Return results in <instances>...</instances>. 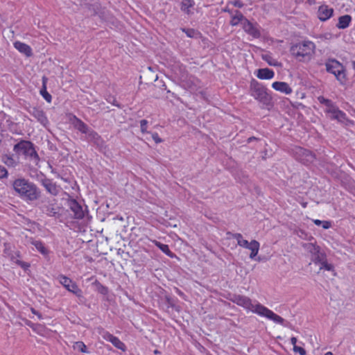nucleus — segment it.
<instances>
[{
  "label": "nucleus",
  "instance_id": "nucleus-24",
  "mask_svg": "<svg viewBox=\"0 0 355 355\" xmlns=\"http://www.w3.org/2000/svg\"><path fill=\"white\" fill-rule=\"evenodd\" d=\"M244 19H247L243 15V14L240 11L236 10L235 12V15H234L232 17V19L230 21V24L232 26H237L240 23L243 25V22L244 21Z\"/></svg>",
  "mask_w": 355,
  "mask_h": 355
},
{
  "label": "nucleus",
  "instance_id": "nucleus-26",
  "mask_svg": "<svg viewBox=\"0 0 355 355\" xmlns=\"http://www.w3.org/2000/svg\"><path fill=\"white\" fill-rule=\"evenodd\" d=\"M31 244L33 245L37 250L40 252L43 255H48L49 254V250L45 247L43 242L41 241H33L31 242Z\"/></svg>",
  "mask_w": 355,
  "mask_h": 355
},
{
  "label": "nucleus",
  "instance_id": "nucleus-14",
  "mask_svg": "<svg viewBox=\"0 0 355 355\" xmlns=\"http://www.w3.org/2000/svg\"><path fill=\"white\" fill-rule=\"evenodd\" d=\"M69 208L73 214V217L76 219H82L85 214L81 205L76 200H72L69 202Z\"/></svg>",
  "mask_w": 355,
  "mask_h": 355
},
{
  "label": "nucleus",
  "instance_id": "nucleus-42",
  "mask_svg": "<svg viewBox=\"0 0 355 355\" xmlns=\"http://www.w3.org/2000/svg\"><path fill=\"white\" fill-rule=\"evenodd\" d=\"M31 310L32 313H33V314L36 315L39 318V319H42V315H41L38 311H36L35 309H33V308H31Z\"/></svg>",
  "mask_w": 355,
  "mask_h": 355
},
{
  "label": "nucleus",
  "instance_id": "nucleus-36",
  "mask_svg": "<svg viewBox=\"0 0 355 355\" xmlns=\"http://www.w3.org/2000/svg\"><path fill=\"white\" fill-rule=\"evenodd\" d=\"M8 175L7 169L2 165H0V179L6 178Z\"/></svg>",
  "mask_w": 355,
  "mask_h": 355
},
{
  "label": "nucleus",
  "instance_id": "nucleus-29",
  "mask_svg": "<svg viewBox=\"0 0 355 355\" xmlns=\"http://www.w3.org/2000/svg\"><path fill=\"white\" fill-rule=\"evenodd\" d=\"M73 347L74 349H77L81 353H89L87 349V346L83 341L75 342L73 345Z\"/></svg>",
  "mask_w": 355,
  "mask_h": 355
},
{
  "label": "nucleus",
  "instance_id": "nucleus-21",
  "mask_svg": "<svg viewBox=\"0 0 355 355\" xmlns=\"http://www.w3.org/2000/svg\"><path fill=\"white\" fill-rule=\"evenodd\" d=\"M259 248H260V244L257 241L252 240L250 242V245H248V247L246 248V249H248L249 250H250V259H254L255 258V257L259 253Z\"/></svg>",
  "mask_w": 355,
  "mask_h": 355
},
{
  "label": "nucleus",
  "instance_id": "nucleus-7",
  "mask_svg": "<svg viewBox=\"0 0 355 355\" xmlns=\"http://www.w3.org/2000/svg\"><path fill=\"white\" fill-rule=\"evenodd\" d=\"M318 100L320 103L327 106L328 108L327 112L332 114L333 118L338 120L345 119L346 114L343 111L338 110L331 100L325 98L324 96H319Z\"/></svg>",
  "mask_w": 355,
  "mask_h": 355
},
{
  "label": "nucleus",
  "instance_id": "nucleus-32",
  "mask_svg": "<svg viewBox=\"0 0 355 355\" xmlns=\"http://www.w3.org/2000/svg\"><path fill=\"white\" fill-rule=\"evenodd\" d=\"M321 266L320 267V270L324 269L326 270H334L333 265L328 263L327 260H324L321 263Z\"/></svg>",
  "mask_w": 355,
  "mask_h": 355
},
{
  "label": "nucleus",
  "instance_id": "nucleus-20",
  "mask_svg": "<svg viewBox=\"0 0 355 355\" xmlns=\"http://www.w3.org/2000/svg\"><path fill=\"white\" fill-rule=\"evenodd\" d=\"M151 242L155 244L157 248H159V250L166 254L168 257L171 258H173L175 257V254L171 251L169 249V247L166 244H163L160 243L159 241H157V240H151Z\"/></svg>",
  "mask_w": 355,
  "mask_h": 355
},
{
  "label": "nucleus",
  "instance_id": "nucleus-50",
  "mask_svg": "<svg viewBox=\"0 0 355 355\" xmlns=\"http://www.w3.org/2000/svg\"><path fill=\"white\" fill-rule=\"evenodd\" d=\"M4 253H5V254H7V253H8V250H7L6 248L4 250Z\"/></svg>",
  "mask_w": 355,
  "mask_h": 355
},
{
  "label": "nucleus",
  "instance_id": "nucleus-28",
  "mask_svg": "<svg viewBox=\"0 0 355 355\" xmlns=\"http://www.w3.org/2000/svg\"><path fill=\"white\" fill-rule=\"evenodd\" d=\"M111 343L117 349L125 352L126 350L125 345L118 338L114 336L111 341Z\"/></svg>",
  "mask_w": 355,
  "mask_h": 355
},
{
  "label": "nucleus",
  "instance_id": "nucleus-33",
  "mask_svg": "<svg viewBox=\"0 0 355 355\" xmlns=\"http://www.w3.org/2000/svg\"><path fill=\"white\" fill-rule=\"evenodd\" d=\"M101 335H102V337L103 339H105V340L109 341L110 343H111L112 340L113 339V338L114 337V336H113L110 332L106 331H103Z\"/></svg>",
  "mask_w": 355,
  "mask_h": 355
},
{
  "label": "nucleus",
  "instance_id": "nucleus-10",
  "mask_svg": "<svg viewBox=\"0 0 355 355\" xmlns=\"http://www.w3.org/2000/svg\"><path fill=\"white\" fill-rule=\"evenodd\" d=\"M67 116L69 123L78 131L83 134H87L88 132L89 128L87 125L78 119L76 115L72 113H68L67 114Z\"/></svg>",
  "mask_w": 355,
  "mask_h": 355
},
{
  "label": "nucleus",
  "instance_id": "nucleus-9",
  "mask_svg": "<svg viewBox=\"0 0 355 355\" xmlns=\"http://www.w3.org/2000/svg\"><path fill=\"white\" fill-rule=\"evenodd\" d=\"M243 29L253 38H259L261 36L259 26L257 23L253 24L250 22L248 19H244L243 22Z\"/></svg>",
  "mask_w": 355,
  "mask_h": 355
},
{
  "label": "nucleus",
  "instance_id": "nucleus-44",
  "mask_svg": "<svg viewBox=\"0 0 355 355\" xmlns=\"http://www.w3.org/2000/svg\"><path fill=\"white\" fill-rule=\"evenodd\" d=\"M297 341V338H295V337H292L291 338V343L293 345V347L295 346H296Z\"/></svg>",
  "mask_w": 355,
  "mask_h": 355
},
{
  "label": "nucleus",
  "instance_id": "nucleus-43",
  "mask_svg": "<svg viewBox=\"0 0 355 355\" xmlns=\"http://www.w3.org/2000/svg\"><path fill=\"white\" fill-rule=\"evenodd\" d=\"M312 221H313V223L315 225H318V226L321 225V224H322V220H319V219H313V220H312Z\"/></svg>",
  "mask_w": 355,
  "mask_h": 355
},
{
  "label": "nucleus",
  "instance_id": "nucleus-13",
  "mask_svg": "<svg viewBox=\"0 0 355 355\" xmlns=\"http://www.w3.org/2000/svg\"><path fill=\"white\" fill-rule=\"evenodd\" d=\"M42 186L53 196H57L60 191V187L51 179H44L42 182Z\"/></svg>",
  "mask_w": 355,
  "mask_h": 355
},
{
  "label": "nucleus",
  "instance_id": "nucleus-37",
  "mask_svg": "<svg viewBox=\"0 0 355 355\" xmlns=\"http://www.w3.org/2000/svg\"><path fill=\"white\" fill-rule=\"evenodd\" d=\"M293 351L295 352H298L300 355H305L306 354V351L304 348L301 347H298V346H295L293 347Z\"/></svg>",
  "mask_w": 355,
  "mask_h": 355
},
{
  "label": "nucleus",
  "instance_id": "nucleus-49",
  "mask_svg": "<svg viewBox=\"0 0 355 355\" xmlns=\"http://www.w3.org/2000/svg\"><path fill=\"white\" fill-rule=\"evenodd\" d=\"M353 69L355 70V61L352 62Z\"/></svg>",
  "mask_w": 355,
  "mask_h": 355
},
{
  "label": "nucleus",
  "instance_id": "nucleus-48",
  "mask_svg": "<svg viewBox=\"0 0 355 355\" xmlns=\"http://www.w3.org/2000/svg\"><path fill=\"white\" fill-rule=\"evenodd\" d=\"M324 355H334V354L332 352H328L325 353Z\"/></svg>",
  "mask_w": 355,
  "mask_h": 355
},
{
  "label": "nucleus",
  "instance_id": "nucleus-3",
  "mask_svg": "<svg viewBox=\"0 0 355 355\" xmlns=\"http://www.w3.org/2000/svg\"><path fill=\"white\" fill-rule=\"evenodd\" d=\"M315 44L311 40H303L292 44L290 53L293 57L300 62H309L313 57L315 52Z\"/></svg>",
  "mask_w": 355,
  "mask_h": 355
},
{
  "label": "nucleus",
  "instance_id": "nucleus-27",
  "mask_svg": "<svg viewBox=\"0 0 355 355\" xmlns=\"http://www.w3.org/2000/svg\"><path fill=\"white\" fill-rule=\"evenodd\" d=\"M195 5L193 0H183L181 3V10L187 15L191 13L190 8H193Z\"/></svg>",
  "mask_w": 355,
  "mask_h": 355
},
{
  "label": "nucleus",
  "instance_id": "nucleus-46",
  "mask_svg": "<svg viewBox=\"0 0 355 355\" xmlns=\"http://www.w3.org/2000/svg\"><path fill=\"white\" fill-rule=\"evenodd\" d=\"M255 139H257V138H256V137H250V138L248 139V142H250L251 141H254V140H255Z\"/></svg>",
  "mask_w": 355,
  "mask_h": 355
},
{
  "label": "nucleus",
  "instance_id": "nucleus-45",
  "mask_svg": "<svg viewBox=\"0 0 355 355\" xmlns=\"http://www.w3.org/2000/svg\"><path fill=\"white\" fill-rule=\"evenodd\" d=\"M17 263L20 266H21L22 268H26V267H28L29 265L26 264V263L24 262H22V261H17Z\"/></svg>",
  "mask_w": 355,
  "mask_h": 355
},
{
  "label": "nucleus",
  "instance_id": "nucleus-23",
  "mask_svg": "<svg viewBox=\"0 0 355 355\" xmlns=\"http://www.w3.org/2000/svg\"><path fill=\"white\" fill-rule=\"evenodd\" d=\"M46 83L47 78L44 76L42 78V87L40 91V93L48 103H51L52 101V96L46 90Z\"/></svg>",
  "mask_w": 355,
  "mask_h": 355
},
{
  "label": "nucleus",
  "instance_id": "nucleus-35",
  "mask_svg": "<svg viewBox=\"0 0 355 355\" xmlns=\"http://www.w3.org/2000/svg\"><path fill=\"white\" fill-rule=\"evenodd\" d=\"M147 124H148V121L146 119H142L140 121L141 131L143 133L148 132H147Z\"/></svg>",
  "mask_w": 355,
  "mask_h": 355
},
{
  "label": "nucleus",
  "instance_id": "nucleus-18",
  "mask_svg": "<svg viewBox=\"0 0 355 355\" xmlns=\"http://www.w3.org/2000/svg\"><path fill=\"white\" fill-rule=\"evenodd\" d=\"M30 114L34 116L41 124L45 125L48 123V119L45 114V112L37 107H33L30 112Z\"/></svg>",
  "mask_w": 355,
  "mask_h": 355
},
{
  "label": "nucleus",
  "instance_id": "nucleus-19",
  "mask_svg": "<svg viewBox=\"0 0 355 355\" xmlns=\"http://www.w3.org/2000/svg\"><path fill=\"white\" fill-rule=\"evenodd\" d=\"M352 17L349 15H345L338 17L336 27L339 29L348 28L352 22Z\"/></svg>",
  "mask_w": 355,
  "mask_h": 355
},
{
  "label": "nucleus",
  "instance_id": "nucleus-4",
  "mask_svg": "<svg viewBox=\"0 0 355 355\" xmlns=\"http://www.w3.org/2000/svg\"><path fill=\"white\" fill-rule=\"evenodd\" d=\"M326 70L335 76L337 80L343 85L347 83L345 67L335 59H329L325 63Z\"/></svg>",
  "mask_w": 355,
  "mask_h": 355
},
{
  "label": "nucleus",
  "instance_id": "nucleus-6",
  "mask_svg": "<svg viewBox=\"0 0 355 355\" xmlns=\"http://www.w3.org/2000/svg\"><path fill=\"white\" fill-rule=\"evenodd\" d=\"M294 154L295 158L304 164H309L315 159V155L312 152L300 146L295 148Z\"/></svg>",
  "mask_w": 355,
  "mask_h": 355
},
{
  "label": "nucleus",
  "instance_id": "nucleus-40",
  "mask_svg": "<svg viewBox=\"0 0 355 355\" xmlns=\"http://www.w3.org/2000/svg\"><path fill=\"white\" fill-rule=\"evenodd\" d=\"M231 3L235 6V7H237V8H241L243 7V3L242 1H239V0H236V1H234L233 2H231Z\"/></svg>",
  "mask_w": 355,
  "mask_h": 355
},
{
  "label": "nucleus",
  "instance_id": "nucleus-12",
  "mask_svg": "<svg viewBox=\"0 0 355 355\" xmlns=\"http://www.w3.org/2000/svg\"><path fill=\"white\" fill-rule=\"evenodd\" d=\"M334 12V9L327 5H321L318 10V17L321 21H325L333 16Z\"/></svg>",
  "mask_w": 355,
  "mask_h": 355
},
{
  "label": "nucleus",
  "instance_id": "nucleus-17",
  "mask_svg": "<svg viewBox=\"0 0 355 355\" xmlns=\"http://www.w3.org/2000/svg\"><path fill=\"white\" fill-rule=\"evenodd\" d=\"M255 75L260 80H270L274 78L275 72L270 69L263 68L259 69Z\"/></svg>",
  "mask_w": 355,
  "mask_h": 355
},
{
  "label": "nucleus",
  "instance_id": "nucleus-22",
  "mask_svg": "<svg viewBox=\"0 0 355 355\" xmlns=\"http://www.w3.org/2000/svg\"><path fill=\"white\" fill-rule=\"evenodd\" d=\"M228 235H230L233 239L237 241V243L239 246L246 248L250 245V242H248L246 239H244L242 234L240 233H230L227 232Z\"/></svg>",
  "mask_w": 355,
  "mask_h": 355
},
{
  "label": "nucleus",
  "instance_id": "nucleus-47",
  "mask_svg": "<svg viewBox=\"0 0 355 355\" xmlns=\"http://www.w3.org/2000/svg\"><path fill=\"white\" fill-rule=\"evenodd\" d=\"M154 354H159L160 352L159 350H157V349H155V350H154Z\"/></svg>",
  "mask_w": 355,
  "mask_h": 355
},
{
  "label": "nucleus",
  "instance_id": "nucleus-38",
  "mask_svg": "<svg viewBox=\"0 0 355 355\" xmlns=\"http://www.w3.org/2000/svg\"><path fill=\"white\" fill-rule=\"evenodd\" d=\"M152 138L156 144L162 142V139L159 137L158 133L154 132L152 134Z\"/></svg>",
  "mask_w": 355,
  "mask_h": 355
},
{
  "label": "nucleus",
  "instance_id": "nucleus-11",
  "mask_svg": "<svg viewBox=\"0 0 355 355\" xmlns=\"http://www.w3.org/2000/svg\"><path fill=\"white\" fill-rule=\"evenodd\" d=\"M14 150L19 154L30 155L33 151V144L30 141H21L15 145Z\"/></svg>",
  "mask_w": 355,
  "mask_h": 355
},
{
  "label": "nucleus",
  "instance_id": "nucleus-34",
  "mask_svg": "<svg viewBox=\"0 0 355 355\" xmlns=\"http://www.w3.org/2000/svg\"><path fill=\"white\" fill-rule=\"evenodd\" d=\"M101 335H102V337L103 339H105V340L109 341L110 343H111L112 340L113 339V338L114 337V336H113L110 332L106 331H103Z\"/></svg>",
  "mask_w": 355,
  "mask_h": 355
},
{
  "label": "nucleus",
  "instance_id": "nucleus-5",
  "mask_svg": "<svg viewBox=\"0 0 355 355\" xmlns=\"http://www.w3.org/2000/svg\"><path fill=\"white\" fill-rule=\"evenodd\" d=\"M250 92L254 99L263 104H268L271 100V97L267 92V88L254 79H252L250 82Z\"/></svg>",
  "mask_w": 355,
  "mask_h": 355
},
{
  "label": "nucleus",
  "instance_id": "nucleus-39",
  "mask_svg": "<svg viewBox=\"0 0 355 355\" xmlns=\"http://www.w3.org/2000/svg\"><path fill=\"white\" fill-rule=\"evenodd\" d=\"M322 226L323 229L327 230L331 227V223L329 220H322Z\"/></svg>",
  "mask_w": 355,
  "mask_h": 355
},
{
  "label": "nucleus",
  "instance_id": "nucleus-31",
  "mask_svg": "<svg viewBox=\"0 0 355 355\" xmlns=\"http://www.w3.org/2000/svg\"><path fill=\"white\" fill-rule=\"evenodd\" d=\"M324 260H326L325 256L323 253H320L319 250H317L316 254L312 259L314 263H321Z\"/></svg>",
  "mask_w": 355,
  "mask_h": 355
},
{
  "label": "nucleus",
  "instance_id": "nucleus-30",
  "mask_svg": "<svg viewBox=\"0 0 355 355\" xmlns=\"http://www.w3.org/2000/svg\"><path fill=\"white\" fill-rule=\"evenodd\" d=\"M182 31L187 37L191 38L197 37V36L200 34V32L193 28H182Z\"/></svg>",
  "mask_w": 355,
  "mask_h": 355
},
{
  "label": "nucleus",
  "instance_id": "nucleus-15",
  "mask_svg": "<svg viewBox=\"0 0 355 355\" xmlns=\"http://www.w3.org/2000/svg\"><path fill=\"white\" fill-rule=\"evenodd\" d=\"M272 87L281 93L288 95L293 92L291 86L286 82L276 81L272 83Z\"/></svg>",
  "mask_w": 355,
  "mask_h": 355
},
{
  "label": "nucleus",
  "instance_id": "nucleus-1",
  "mask_svg": "<svg viewBox=\"0 0 355 355\" xmlns=\"http://www.w3.org/2000/svg\"><path fill=\"white\" fill-rule=\"evenodd\" d=\"M232 302L245 309L248 311H251L259 316L264 317L273 321L275 323L282 324L284 318L275 313L272 311L259 302L253 304L251 299L247 296L235 295Z\"/></svg>",
  "mask_w": 355,
  "mask_h": 355
},
{
  "label": "nucleus",
  "instance_id": "nucleus-41",
  "mask_svg": "<svg viewBox=\"0 0 355 355\" xmlns=\"http://www.w3.org/2000/svg\"><path fill=\"white\" fill-rule=\"evenodd\" d=\"M44 327L41 324H36L35 327L33 328V331L39 333V329H43Z\"/></svg>",
  "mask_w": 355,
  "mask_h": 355
},
{
  "label": "nucleus",
  "instance_id": "nucleus-16",
  "mask_svg": "<svg viewBox=\"0 0 355 355\" xmlns=\"http://www.w3.org/2000/svg\"><path fill=\"white\" fill-rule=\"evenodd\" d=\"M14 47L21 53L24 54L26 57H31L33 51L31 47L20 41H16L13 43Z\"/></svg>",
  "mask_w": 355,
  "mask_h": 355
},
{
  "label": "nucleus",
  "instance_id": "nucleus-25",
  "mask_svg": "<svg viewBox=\"0 0 355 355\" xmlns=\"http://www.w3.org/2000/svg\"><path fill=\"white\" fill-rule=\"evenodd\" d=\"M262 59L266 62L270 66L280 67L281 63L274 58L271 53H266L262 55Z\"/></svg>",
  "mask_w": 355,
  "mask_h": 355
},
{
  "label": "nucleus",
  "instance_id": "nucleus-2",
  "mask_svg": "<svg viewBox=\"0 0 355 355\" xmlns=\"http://www.w3.org/2000/svg\"><path fill=\"white\" fill-rule=\"evenodd\" d=\"M12 188L18 196L26 202L37 200L40 197L41 192L37 185L23 178L15 180Z\"/></svg>",
  "mask_w": 355,
  "mask_h": 355
},
{
  "label": "nucleus",
  "instance_id": "nucleus-8",
  "mask_svg": "<svg viewBox=\"0 0 355 355\" xmlns=\"http://www.w3.org/2000/svg\"><path fill=\"white\" fill-rule=\"evenodd\" d=\"M60 283L69 292L73 293L78 297L82 296V291L78 288L76 282L69 277L61 275L58 277Z\"/></svg>",
  "mask_w": 355,
  "mask_h": 355
}]
</instances>
